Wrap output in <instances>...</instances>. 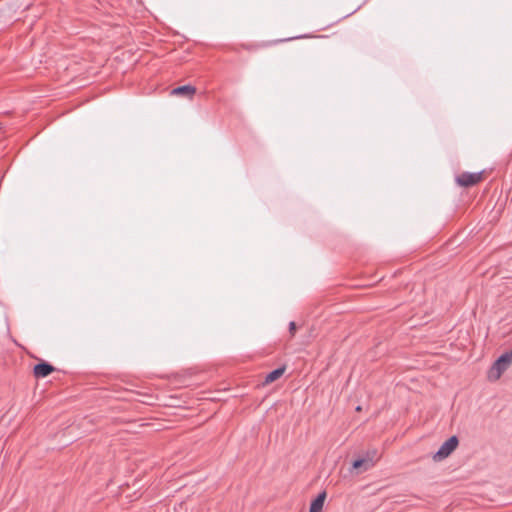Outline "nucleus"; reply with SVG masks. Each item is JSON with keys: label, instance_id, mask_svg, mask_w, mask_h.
Returning <instances> with one entry per match:
<instances>
[{"label": "nucleus", "instance_id": "f257e3e1", "mask_svg": "<svg viewBox=\"0 0 512 512\" xmlns=\"http://www.w3.org/2000/svg\"><path fill=\"white\" fill-rule=\"evenodd\" d=\"M512 363V357L508 352L502 354L490 367L488 371V379L490 381H497L502 374L508 369Z\"/></svg>", "mask_w": 512, "mask_h": 512}, {"label": "nucleus", "instance_id": "f03ea898", "mask_svg": "<svg viewBox=\"0 0 512 512\" xmlns=\"http://www.w3.org/2000/svg\"><path fill=\"white\" fill-rule=\"evenodd\" d=\"M459 440L457 436H451L447 439L433 455V460L438 462L447 458L458 446Z\"/></svg>", "mask_w": 512, "mask_h": 512}, {"label": "nucleus", "instance_id": "7ed1b4c3", "mask_svg": "<svg viewBox=\"0 0 512 512\" xmlns=\"http://www.w3.org/2000/svg\"><path fill=\"white\" fill-rule=\"evenodd\" d=\"M482 180V172L470 173L463 172L456 177V182L459 186L470 187L476 185Z\"/></svg>", "mask_w": 512, "mask_h": 512}, {"label": "nucleus", "instance_id": "20e7f679", "mask_svg": "<svg viewBox=\"0 0 512 512\" xmlns=\"http://www.w3.org/2000/svg\"><path fill=\"white\" fill-rule=\"evenodd\" d=\"M53 371H55V367L45 361L36 364L33 368L34 375L37 378H45Z\"/></svg>", "mask_w": 512, "mask_h": 512}, {"label": "nucleus", "instance_id": "39448f33", "mask_svg": "<svg viewBox=\"0 0 512 512\" xmlns=\"http://www.w3.org/2000/svg\"><path fill=\"white\" fill-rule=\"evenodd\" d=\"M374 465V461H373V457H366V458H360V459H356L355 461H353L352 463V468L353 469H363L364 471L370 469L372 466Z\"/></svg>", "mask_w": 512, "mask_h": 512}, {"label": "nucleus", "instance_id": "423d86ee", "mask_svg": "<svg viewBox=\"0 0 512 512\" xmlns=\"http://www.w3.org/2000/svg\"><path fill=\"white\" fill-rule=\"evenodd\" d=\"M196 92V89L194 86H191V85H183V86H179L177 88H174L172 90V94L174 95H181V96H186V97H192Z\"/></svg>", "mask_w": 512, "mask_h": 512}, {"label": "nucleus", "instance_id": "0eeeda50", "mask_svg": "<svg viewBox=\"0 0 512 512\" xmlns=\"http://www.w3.org/2000/svg\"><path fill=\"white\" fill-rule=\"evenodd\" d=\"M326 498V493L322 492L320 493L311 503L309 512H321L324 501Z\"/></svg>", "mask_w": 512, "mask_h": 512}, {"label": "nucleus", "instance_id": "6e6552de", "mask_svg": "<svg viewBox=\"0 0 512 512\" xmlns=\"http://www.w3.org/2000/svg\"><path fill=\"white\" fill-rule=\"evenodd\" d=\"M284 372H285V368L284 367H280V368H277V369L269 372L265 376V383L268 384V383L274 382L275 380L280 378L283 375Z\"/></svg>", "mask_w": 512, "mask_h": 512}, {"label": "nucleus", "instance_id": "1a4fd4ad", "mask_svg": "<svg viewBox=\"0 0 512 512\" xmlns=\"http://www.w3.org/2000/svg\"><path fill=\"white\" fill-rule=\"evenodd\" d=\"M295 331H296V323L294 321H291L289 323V332H290L291 336H294Z\"/></svg>", "mask_w": 512, "mask_h": 512}, {"label": "nucleus", "instance_id": "9d476101", "mask_svg": "<svg viewBox=\"0 0 512 512\" xmlns=\"http://www.w3.org/2000/svg\"><path fill=\"white\" fill-rule=\"evenodd\" d=\"M508 353L510 354V356L512 357V349L510 351H508Z\"/></svg>", "mask_w": 512, "mask_h": 512}]
</instances>
